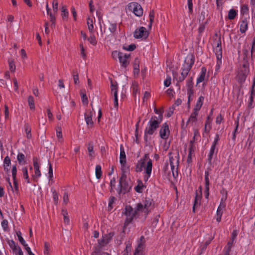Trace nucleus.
I'll list each match as a JSON object with an SVG mask.
<instances>
[{"label":"nucleus","mask_w":255,"mask_h":255,"mask_svg":"<svg viewBox=\"0 0 255 255\" xmlns=\"http://www.w3.org/2000/svg\"><path fill=\"white\" fill-rule=\"evenodd\" d=\"M149 35V33L146 28L144 27H140L139 28L136 29L134 32V37L135 38H143L146 39Z\"/></svg>","instance_id":"nucleus-9"},{"label":"nucleus","mask_w":255,"mask_h":255,"mask_svg":"<svg viewBox=\"0 0 255 255\" xmlns=\"http://www.w3.org/2000/svg\"><path fill=\"white\" fill-rule=\"evenodd\" d=\"M22 172L23 174V177L26 180L27 183H30L29 179L28 178L27 169L26 167H24L22 168Z\"/></svg>","instance_id":"nucleus-42"},{"label":"nucleus","mask_w":255,"mask_h":255,"mask_svg":"<svg viewBox=\"0 0 255 255\" xmlns=\"http://www.w3.org/2000/svg\"><path fill=\"white\" fill-rule=\"evenodd\" d=\"M152 167V160L149 158V154L146 153L136 163L135 171L140 172L143 170V169H144L146 175L144 176V180L146 182L151 175Z\"/></svg>","instance_id":"nucleus-1"},{"label":"nucleus","mask_w":255,"mask_h":255,"mask_svg":"<svg viewBox=\"0 0 255 255\" xmlns=\"http://www.w3.org/2000/svg\"><path fill=\"white\" fill-rule=\"evenodd\" d=\"M88 151L89 152V155L91 159H93L95 157L94 151V146L92 142H90L88 143Z\"/></svg>","instance_id":"nucleus-26"},{"label":"nucleus","mask_w":255,"mask_h":255,"mask_svg":"<svg viewBox=\"0 0 255 255\" xmlns=\"http://www.w3.org/2000/svg\"><path fill=\"white\" fill-rule=\"evenodd\" d=\"M209 173L208 171H206L205 172V192L206 198H208L209 193V185L210 181L209 179Z\"/></svg>","instance_id":"nucleus-15"},{"label":"nucleus","mask_w":255,"mask_h":255,"mask_svg":"<svg viewBox=\"0 0 255 255\" xmlns=\"http://www.w3.org/2000/svg\"><path fill=\"white\" fill-rule=\"evenodd\" d=\"M208 21L206 20V21L204 22H202V23L200 24V26L198 28V31L199 33H202L205 29V25L207 23Z\"/></svg>","instance_id":"nucleus-49"},{"label":"nucleus","mask_w":255,"mask_h":255,"mask_svg":"<svg viewBox=\"0 0 255 255\" xmlns=\"http://www.w3.org/2000/svg\"><path fill=\"white\" fill-rule=\"evenodd\" d=\"M11 172H12L13 180H15V179H16V173H17V169H16V166L15 165L12 166Z\"/></svg>","instance_id":"nucleus-48"},{"label":"nucleus","mask_w":255,"mask_h":255,"mask_svg":"<svg viewBox=\"0 0 255 255\" xmlns=\"http://www.w3.org/2000/svg\"><path fill=\"white\" fill-rule=\"evenodd\" d=\"M144 247L143 243L140 242L138 243L137 248L135 249L134 255H142V250Z\"/></svg>","instance_id":"nucleus-23"},{"label":"nucleus","mask_w":255,"mask_h":255,"mask_svg":"<svg viewBox=\"0 0 255 255\" xmlns=\"http://www.w3.org/2000/svg\"><path fill=\"white\" fill-rule=\"evenodd\" d=\"M250 72L249 63L247 61H244L242 65L240 67L237 75L238 82L244 83Z\"/></svg>","instance_id":"nucleus-6"},{"label":"nucleus","mask_w":255,"mask_h":255,"mask_svg":"<svg viewBox=\"0 0 255 255\" xmlns=\"http://www.w3.org/2000/svg\"><path fill=\"white\" fill-rule=\"evenodd\" d=\"M44 253L45 254H47L48 253L49 249V245L47 243L45 242L44 243Z\"/></svg>","instance_id":"nucleus-64"},{"label":"nucleus","mask_w":255,"mask_h":255,"mask_svg":"<svg viewBox=\"0 0 255 255\" xmlns=\"http://www.w3.org/2000/svg\"><path fill=\"white\" fill-rule=\"evenodd\" d=\"M206 69L203 67L201 68V72L199 77L197 79V84H199L205 80Z\"/></svg>","instance_id":"nucleus-19"},{"label":"nucleus","mask_w":255,"mask_h":255,"mask_svg":"<svg viewBox=\"0 0 255 255\" xmlns=\"http://www.w3.org/2000/svg\"><path fill=\"white\" fill-rule=\"evenodd\" d=\"M82 101L84 104L87 105L88 104V100L86 93L81 94Z\"/></svg>","instance_id":"nucleus-50"},{"label":"nucleus","mask_w":255,"mask_h":255,"mask_svg":"<svg viewBox=\"0 0 255 255\" xmlns=\"http://www.w3.org/2000/svg\"><path fill=\"white\" fill-rule=\"evenodd\" d=\"M186 86L187 88L193 87V79L192 77L187 80Z\"/></svg>","instance_id":"nucleus-60"},{"label":"nucleus","mask_w":255,"mask_h":255,"mask_svg":"<svg viewBox=\"0 0 255 255\" xmlns=\"http://www.w3.org/2000/svg\"><path fill=\"white\" fill-rule=\"evenodd\" d=\"M52 5L53 8V14L54 15L57 12L58 9V3L57 1H52Z\"/></svg>","instance_id":"nucleus-41"},{"label":"nucleus","mask_w":255,"mask_h":255,"mask_svg":"<svg viewBox=\"0 0 255 255\" xmlns=\"http://www.w3.org/2000/svg\"><path fill=\"white\" fill-rule=\"evenodd\" d=\"M215 147H215L214 146H211V149L210 150V152H209V154L208 155V160L209 162V163L211 162V160L213 158V155L215 152Z\"/></svg>","instance_id":"nucleus-39"},{"label":"nucleus","mask_w":255,"mask_h":255,"mask_svg":"<svg viewBox=\"0 0 255 255\" xmlns=\"http://www.w3.org/2000/svg\"><path fill=\"white\" fill-rule=\"evenodd\" d=\"M8 63L10 71L11 72H14L15 70V65L14 64V61L12 60H9Z\"/></svg>","instance_id":"nucleus-44"},{"label":"nucleus","mask_w":255,"mask_h":255,"mask_svg":"<svg viewBox=\"0 0 255 255\" xmlns=\"http://www.w3.org/2000/svg\"><path fill=\"white\" fill-rule=\"evenodd\" d=\"M127 175L125 173H123L121 177L119 180V186L120 188L119 193H125L127 191H128L131 186L128 185L126 181Z\"/></svg>","instance_id":"nucleus-8"},{"label":"nucleus","mask_w":255,"mask_h":255,"mask_svg":"<svg viewBox=\"0 0 255 255\" xmlns=\"http://www.w3.org/2000/svg\"><path fill=\"white\" fill-rule=\"evenodd\" d=\"M216 46L214 48V51L216 55L217 59L220 63L222 58V49L221 38H219L216 41Z\"/></svg>","instance_id":"nucleus-10"},{"label":"nucleus","mask_w":255,"mask_h":255,"mask_svg":"<svg viewBox=\"0 0 255 255\" xmlns=\"http://www.w3.org/2000/svg\"><path fill=\"white\" fill-rule=\"evenodd\" d=\"M63 203L66 205L69 202V197L67 192H65L63 197Z\"/></svg>","instance_id":"nucleus-58"},{"label":"nucleus","mask_w":255,"mask_h":255,"mask_svg":"<svg viewBox=\"0 0 255 255\" xmlns=\"http://www.w3.org/2000/svg\"><path fill=\"white\" fill-rule=\"evenodd\" d=\"M92 117V113L91 111L88 113H85V120L86 121V124L90 127H92L94 124Z\"/></svg>","instance_id":"nucleus-16"},{"label":"nucleus","mask_w":255,"mask_h":255,"mask_svg":"<svg viewBox=\"0 0 255 255\" xmlns=\"http://www.w3.org/2000/svg\"><path fill=\"white\" fill-rule=\"evenodd\" d=\"M168 125L167 123L163 124L160 130V136L161 138L166 139L168 138L169 134Z\"/></svg>","instance_id":"nucleus-11"},{"label":"nucleus","mask_w":255,"mask_h":255,"mask_svg":"<svg viewBox=\"0 0 255 255\" xmlns=\"http://www.w3.org/2000/svg\"><path fill=\"white\" fill-rule=\"evenodd\" d=\"M116 198L115 197H111L110 199V201L108 205V208L111 210L112 209V205L115 202Z\"/></svg>","instance_id":"nucleus-56"},{"label":"nucleus","mask_w":255,"mask_h":255,"mask_svg":"<svg viewBox=\"0 0 255 255\" xmlns=\"http://www.w3.org/2000/svg\"><path fill=\"white\" fill-rule=\"evenodd\" d=\"M46 11L48 15L50 16V20L51 22V26H54L55 25V17L54 15V14L52 13L51 11L50 8L49 7L48 3V2H46Z\"/></svg>","instance_id":"nucleus-17"},{"label":"nucleus","mask_w":255,"mask_h":255,"mask_svg":"<svg viewBox=\"0 0 255 255\" xmlns=\"http://www.w3.org/2000/svg\"><path fill=\"white\" fill-rule=\"evenodd\" d=\"M249 11V8L247 5H243L241 7V13L242 14H247Z\"/></svg>","instance_id":"nucleus-46"},{"label":"nucleus","mask_w":255,"mask_h":255,"mask_svg":"<svg viewBox=\"0 0 255 255\" xmlns=\"http://www.w3.org/2000/svg\"><path fill=\"white\" fill-rule=\"evenodd\" d=\"M129 57V54H125L123 53V55L121 56V58L119 59L120 63L121 64L122 66L126 68L129 64V61H128V58Z\"/></svg>","instance_id":"nucleus-13"},{"label":"nucleus","mask_w":255,"mask_h":255,"mask_svg":"<svg viewBox=\"0 0 255 255\" xmlns=\"http://www.w3.org/2000/svg\"><path fill=\"white\" fill-rule=\"evenodd\" d=\"M128 8L129 11L132 12L137 16L140 17L143 14L141 6L136 2L129 3L128 4Z\"/></svg>","instance_id":"nucleus-7"},{"label":"nucleus","mask_w":255,"mask_h":255,"mask_svg":"<svg viewBox=\"0 0 255 255\" xmlns=\"http://www.w3.org/2000/svg\"><path fill=\"white\" fill-rule=\"evenodd\" d=\"M205 14H206L205 12H204V11L201 12L200 15L199 16V22H200L201 21L203 22V21L204 20V19L205 18Z\"/></svg>","instance_id":"nucleus-63"},{"label":"nucleus","mask_w":255,"mask_h":255,"mask_svg":"<svg viewBox=\"0 0 255 255\" xmlns=\"http://www.w3.org/2000/svg\"><path fill=\"white\" fill-rule=\"evenodd\" d=\"M149 16V19H150V23H149V27H151V25H152V23L153 22L154 18V12L153 10H152L150 11Z\"/></svg>","instance_id":"nucleus-43"},{"label":"nucleus","mask_w":255,"mask_h":255,"mask_svg":"<svg viewBox=\"0 0 255 255\" xmlns=\"http://www.w3.org/2000/svg\"><path fill=\"white\" fill-rule=\"evenodd\" d=\"M16 235L17 236L18 239L19 241V242L24 247H26L27 246V245L26 244L24 240L23 239V238L21 236V233L20 231H17L16 233Z\"/></svg>","instance_id":"nucleus-33"},{"label":"nucleus","mask_w":255,"mask_h":255,"mask_svg":"<svg viewBox=\"0 0 255 255\" xmlns=\"http://www.w3.org/2000/svg\"><path fill=\"white\" fill-rule=\"evenodd\" d=\"M17 159L20 164L25 163V155L22 153H18L17 156Z\"/></svg>","instance_id":"nucleus-31"},{"label":"nucleus","mask_w":255,"mask_h":255,"mask_svg":"<svg viewBox=\"0 0 255 255\" xmlns=\"http://www.w3.org/2000/svg\"><path fill=\"white\" fill-rule=\"evenodd\" d=\"M139 72V61L137 59H135L133 64V73L138 75Z\"/></svg>","instance_id":"nucleus-28"},{"label":"nucleus","mask_w":255,"mask_h":255,"mask_svg":"<svg viewBox=\"0 0 255 255\" xmlns=\"http://www.w3.org/2000/svg\"><path fill=\"white\" fill-rule=\"evenodd\" d=\"M7 243L15 254H17V252L19 250V249H21L13 240H8Z\"/></svg>","instance_id":"nucleus-21"},{"label":"nucleus","mask_w":255,"mask_h":255,"mask_svg":"<svg viewBox=\"0 0 255 255\" xmlns=\"http://www.w3.org/2000/svg\"><path fill=\"white\" fill-rule=\"evenodd\" d=\"M41 172L40 169L34 170V174L32 176L34 182L38 181V178L40 177Z\"/></svg>","instance_id":"nucleus-38"},{"label":"nucleus","mask_w":255,"mask_h":255,"mask_svg":"<svg viewBox=\"0 0 255 255\" xmlns=\"http://www.w3.org/2000/svg\"><path fill=\"white\" fill-rule=\"evenodd\" d=\"M96 177L97 179H100L102 176L101 166L100 165H97L95 168Z\"/></svg>","instance_id":"nucleus-32"},{"label":"nucleus","mask_w":255,"mask_h":255,"mask_svg":"<svg viewBox=\"0 0 255 255\" xmlns=\"http://www.w3.org/2000/svg\"><path fill=\"white\" fill-rule=\"evenodd\" d=\"M48 179L49 181H51V182H53V169L52 167V165L49 161H48Z\"/></svg>","instance_id":"nucleus-27"},{"label":"nucleus","mask_w":255,"mask_h":255,"mask_svg":"<svg viewBox=\"0 0 255 255\" xmlns=\"http://www.w3.org/2000/svg\"><path fill=\"white\" fill-rule=\"evenodd\" d=\"M135 48H136V46L134 44H130V45H128V47H126V46L123 47V48L125 50L129 51H132L134 50L135 49Z\"/></svg>","instance_id":"nucleus-47"},{"label":"nucleus","mask_w":255,"mask_h":255,"mask_svg":"<svg viewBox=\"0 0 255 255\" xmlns=\"http://www.w3.org/2000/svg\"><path fill=\"white\" fill-rule=\"evenodd\" d=\"M122 55H123V52L118 51H114L112 52V57L115 59H117V58L119 59L120 58H121Z\"/></svg>","instance_id":"nucleus-40"},{"label":"nucleus","mask_w":255,"mask_h":255,"mask_svg":"<svg viewBox=\"0 0 255 255\" xmlns=\"http://www.w3.org/2000/svg\"><path fill=\"white\" fill-rule=\"evenodd\" d=\"M136 205L138 207V210L140 211L141 214L143 213L144 218H146L153 208V200L150 198H145L143 204L139 203Z\"/></svg>","instance_id":"nucleus-5"},{"label":"nucleus","mask_w":255,"mask_h":255,"mask_svg":"<svg viewBox=\"0 0 255 255\" xmlns=\"http://www.w3.org/2000/svg\"><path fill=\"white\" fill-rule=\"evenodd\" d=\"M88 40L91 44H92L94 45H95L97 44V40L96 39V37L94 35L91 36L88 38Z\"/></svg>","instance_id":"nucleus-55"},{"label":"nucleus","mask_w":255,"mask_h":255,"mask_svg":"<svg viewBox=\"0 0 255 255\" xmlns=\"http://www.w3.org/2000/svg\"><path fill=\"white\" fill-rule=\"evenodd\" d=\"M62 16L63 19H67L68 16V11L65 6H63L61 8Z\"/></svg>","instance_id":"nucleus-36"},{"label":"nucleus","mask_w":255,"mask_h":255,"mask_svg":"<svg viewBox=\"0 0 255 255\" xmlns=\"http://www.w3.org/2000/svg\"><path fill=\"white\" fill-rule=\"evenodd\" d=\"M198 115V111H193V112L190 115L187 123L192 124L195 123L197 120V116Z\"/></svg>","instance_id":"nucleus-25"},{"label":"nucleus","mask_w":255,"mask_h":255,"mask_svg":"<svg viewBox=\"0 0 255 255\" xmlns=\"http://www.w3.org/2000/svg\"><path fill=\"white\" fill-rule=\"evenodd\" d=\"M204 99V98L203 96H200L198 101H197L196 104L194 108L193 111H198V112L199 111V110H200L202 106Z\"/></svg>","instance_id":"nucleus-22"},{"label":"nucleus","mask_w":255,"mask_h":255,"mask_svg":"<svg viewBox=\"0 0 255 255\" xmlns=\"http://www.w3.org/2000/svg\"><path fill=\"white\" fill-rule=\"evenodd\" d=\"M80 47L81 48V52H80L81 55L84 59H85L86 57V54L85 52V50H84L83 44H80Z\"/></svg>","instance_id":"nucleus-62"},{"label":"nucleus","mask_w":255,"mask_h":255,"mask_svg":"<svg viewBox=\"0 0 255 255\" xmlns=\"http://www.w3.org/2000/svg\"><path fill=\"white\" fill-rule=\"evenodd\" d=\"M194 63V60L193 59L192 55H191L190 57H187L185 60L184 64L183 65L181 76L177 78L178 73L173 71V79H175L178 83L182 82L188 75Z\"/></svg>","instance_id":"nucleus-2"},{"label":"nucleus","mask_w":255,"mask_h":255,"mask_svg":"<svg viewBox=\"0 0 255 255\" xmlns=\"http://www.w3.org/2000/svg\"><path fill=\"white\" fill-rule=\"evenodd\" d=\"M11 163V160H10V158L8 156H6L4 159V160H3V166H9L10 165Z\"/></svg>","instance_id":"nucleus-53"},{"label":"nucleus","mask_w":255,"mask_h":255,"mask_svg":"<svg viewBox=\"0 0 255 255\" xmlns=\"http://www.w3.org/2000/svg\"><path fill=\"white\" fill-rule=\"evenodd\" d=\"M162 120V114L161 113L158 117L152 116L150 119L148 125L145 129V134L152 135L159 127V124Z\"/></svg>","instance_id":"nucleus-4"},{"label":"nucleus","mask_w":255,"mask_h":255,"mask_svg":"<svg viewBox=\"0 0 255 255\" xmlns=\"http://www.w3.org/2000/svg\"><path fill=\"white\" fill-rule=\"evenodd\" d=\"M179 155L178 153L177 156H175L174 157L173 156H170L169 160H170V164L171 166V168H174L176 167H178L179 165Z\"/></svg>","instance_id":"nucleus-14"},{"label":"nucleus","mask_w":255,"mask_h":255,"mask_svg":"<svg viewBox=\"0 0 255 255\" xmlns=\"http://www.w3.org/2000/svg\"><path fill=\"white\" fill-rule=\"evenodd\" d=\"M237 15V12L234 9H231L228 12V18L229 19H234Z\"/></svg>","instance_id":"nucleus-34"},{"label":"nucleus","mask_w":255,"mask_h":255,"mask_svg":"<svg viewBox=\"0 0 255 255\" xmlns=\"http://www.w3.org/2000/svg\"><path fill=\"white\" fill-rule=\"evenodd\" d=\"M111 91L114 93V96L115 95V92L118 94V88L116 85H114L112 81H111Z\"/></svg>","instance_id":"nucleus-54"},{"label":"nucleus","mask_w":255,"mask_h":255,"mask_svg":"<svg viewBox=\"0 0 255 255\" xmlns=\"http://www.w3.org/2000/svg\"><path fill=\"white\" fill-rule=\"evenodd\" d=\"M27 101L30 109L31 110H34L35 105L33 97L32 96H29Z\"/></svg>","instance_id":"nucleus-29"},{"label":"nucleus","mask_w":255,"mask_h":255,"mask_svg":"<svg viewBox=\"0 0 255 255\" xmlns=\"http://www.w3.org/2000/svg\"><path fill=\"white\" fill-rule=\"evenodd\" d=\"M171 79L169 76H167L166 79L164 81V85L165 87H167L171 84Z\"/></svg>","instance_id":"nucleus-52"},{"label":"nucleus","mask_w":255,"mask_h":255,"mask_svg":"<svg viewBox=\"0 0 255 255\" xmlns=\"http://www.w3.org/2000/svg\"><path fill=\"white\" fill-rule=\"evenodd\" d=\"M25 131L26 133V137L27 138H30L32 136L31 133V128L28 124H25L24 126Z\"/></svg>","instance_id":"nucleus-30"},{"label":"nucleus","mask_w":255,"mask_h":255,"mask_svg":"<svg viewBox=\"0 0 255 255\" xmlns=\"http://www.w3.org/2000/svg\"><path fill=\"white\" fill-rule=\"evenodd\" d=\"M120 163L121 164H126V156L123 145L120 146Z\"/></svg>","instance_id":"nucleus-18"},{"label":"nucleus","mask_w":255,"mask_h":255,"mask_svg":"<svg viewBox=\"0 0 255 255\" xmlns=\"http://www.w3.org/2000/svg\"><path fill=\"white\" fill-rule=\"evenodd\" d=\"M53 198L54 202V204L57 205L58 202V195L55 190L52 191Z\"/></svg>","instance_id":"nucleus-45"},{"label":"nucleus","mask_w":255,"mask_h":255,"mask_svg":"<svg viewBox=\"0 0 255 255\" xmlns=\"http://www.w3.org/2000/svg\"><path fill=\"white\" fill-rule=\"evenodd\" d=\"M109 29L112 33H114L117 30V24L116 23H110Z\"/></svg>","instance_id":"nucleus-51"},{"label":"nucleus","mask_w":255,"mask_h":255,"mask_svg":"<svg viewBox=\"0 0 255 255\" xmlns=\"http://www.w3.org/2000/svg\"><path fill=\"white\" fill-rule=\"evenodd\" d=\"M248 24L246 18L243 19L240 26V30L242 33H245L248 29Z\"/></svg>","instance_id":"nucleus-20"},{"label":"nucleus","mask_w":255,"mask_h":255,"mask_svg":"<svg viewBox=\"0 0 255 255\" xmlns=\"http://www.w3.org/2000/svg\"><path fill=\"white\" fill-rule=\"evenodd\" d=\"M220 193L222 195V197L221 199V201L226 202V201L227 199V196H228L227 191L225 189L223 188L221 190Z\"/></svg>","instance_id":"nucleus-37"},{"label":"nucleus","mask_w":255,"mask_h":255,"mask_svg":"<svg viewBox=\"0 0 255 255\" xmlns=\"http://www.w3.org/2000/svg\"><path fill=\"white\" fill-rule=\"evenodd\" d=\"M143 188V185L141 181H138L137 185L135 187V190L138 193H141Z\"/></svg>","instance_id":"nucleus-35"},{"label":"nucleus","mask_w":255,"mask_h":255,"mask_svg":"<svg viewBox=\"0 0 255 255\" xmlns=\"http://www.w3.org/2000/svg\"><path fill=\"white\" fill-rule=\"evenodd\" d=\"M226 207V203L224 201L220 202V204L217 210V218L216 220L218 222H220L221 220V217L223 213L224 209Z\"/></svg>","instance_id":"nucleus-12"},{"label":"nucleus","mask_w":255,"mask_h":255,"mask_svg":"<svg viewBox=\"0 0 255 255\" xmlns=\"http://www.w3.org/2000/svg\"><path fill=\"white\" fill-rule=\"evenodd\" d=\"M201 196L198 195L197 192H196V197L193 206V212H195V208L198 207L200 205Z\"/></svg>","instance_id":"nucleus-24"},{"label":"nucleus","mask_w":255,"mask_h":255,"mask_svg":"<svg viewBox=\"0 0 255 255\" xmlns=\"http://www.w3.org/2000/svg\"><path fill=\"white\" fill-rule=\"evenodd\" d=\"M188 8L189 9V13L192 14L193 13L192 1H188Z\"/></svg>","instance_id":"nucleus-61"},{"label":"nucleus","mask_w":255,"mask_h":255,"mask_svg":"<svg viewBox=\"0 0 255 255\" xmlns=\"http://www.w3.org/2000/svg\"><path fill=\"white\" fill-rule=\"evenodd\" d=\"M123 214L126 216L124 226H127L131 223L134 219L139 217L141 213L140 211L138 210L137 206L136 208L133 209L130 205H127Z\"/></svg>","instance_id":"nucleus-3"},{"label":"nucleus","mask_w":255,"mask_h":255,"mask_svg":"<svg viewBox=\"0 0 255 255\" xmlns=\"http://www.w3.org/2000/svg\"><path fill=\"white\" fill-rule=\"evenodd\" d=\"M73 80H74V83L75 84H78L79 83L78 74L77 73H76L75 74L74 71H73Z\"/></svg>","instance_id":"nucleus-57"},{"label":"nucleus","mask_w":255,"mask_h":255,"mask_svg":"<svg viewBox=\"0 0 255 255\" xmlns=\"http://www.w3.org/2000/svg\"><path fill=\"white\" fill-rule=\"evenodd\" d=\"M1 226L4 231H6L8 228V222L6 220H3L1 222Z\"/></svg>","instance_id":"nucleus-59"}]
</instances>
